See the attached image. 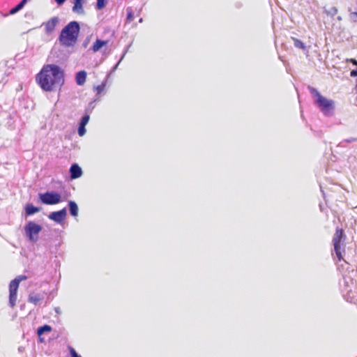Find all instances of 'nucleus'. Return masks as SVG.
Segmentation results:
<instances>
[{
  "instance_id": "nucleus-1",
  "label": "nucleus",
  "mask_w": 357,
  "mask_h": 357,
  "mask_svg": "<svg viewBox=\"0 0 357 357\" xmlns=\"http://www.w3.org/2000/svg\"><path fill=\"white\" fill-rule=\"evenodd\" d=\"M36 81L44 91L50 92L64 84L65 73L58 65L46 64L36 75Z\"/></svg>"
},
{
  "instance_id": "nucleus-2",
  "label": "nucleus",
  "mask_w": 357,
  "mask_h": 357,
  "mask_svg": "<svg viewBox=\"0 0 357 357\" xmlns=\"http://www.w3.org/2000/svg\"><path fill=\"white\" fill-rule=\"evenodd\" d=\"M80 32V25L77 21H71L61 30L59 41L65 47H73L77 42Z\"/></svg>"
},
{
  "instance_id": "nucleus-3",
  "label": "nucleus",
  "mask_w": 357,
  "mask_h": 357,
  "mask_svg": "<svg viewBox=\"0 0 357 357\" xmlns=\"http://www.w3.org/2000/svg\"><path fill=\"white\" fill-rule=\"evenodd\" d=\"M307 89L313 98L314 103L317 106L321 112L325 116H333L335 109V101L325 98L317 89L311 86H308Z\"/></svg>"
},
{
  "instance_id": "nucleus-4",
  "label": "nucleus",
  "mask_w": 357,
  "mask_h": 357,
  "mask_svg": "<svg viewBox=\"0 0 357 357\" xmlns=\"http://www.w3.org/2000/svg\"><path fill=\"white\" fill-rule=\"evenodd\" d=\"M341 291L347 302L352 303L357 297V291L354 280L351 276L344 275L343 278L340 282Z\"/></svg>"
},
{
  "instance_id": "nucleus-5",
  "label": "nucleus",
  "mask_w": 357,
  "mask_h": 357,
  "mask_svg": "<svg viewBox=\"0 0 357 357\" xmlns=\"http://www.w3.org/2000/svg\"><path fill=\"white\" fill-rule=\"evenodd\" d=\"M346 236L344 233L343 229L340 228H336L335 233L333 237V244L334 246V252L336 255L338 261H344L347 263L346 260L343 258L342 253L344 252V240Z\"/></svg>"
},
{
  "instance_id": "nucleus-6",
  "label": "nucleus",
  "mask_w": 357,
  "mask_h": 357,
  "mask_svg": "<svg viewBox=\"0 0 357 357\" xmlns=\"http://www.w3.org/2000/svg\"><path fill=\"white\" fill-rule=\"evenodd\" d=\"M28 277L24 275L17 276L15 279L10 281L9 284V306L13 308L16 305L17 294L19 288L20 283L22 281L27 280Z\"/></svg>"
},
{
  "instance_id": "nucleus-7",
  "label": "nucleus",
  "mask_w": 357,
  "mask_h": 357,
  "mask_svg": "<svg viewBox=\"0 0 357 357\" xmlns=\"http://www.w3.org/2000/svg\"><path fill=\"white\" fill-rule=\"evenodd\" d=\"M24 230L29 241L36 243L38 239V234L42 230V227L33 221H29L24 225Z\"/></svg>"
},
{
  "instance_id": "nucleus-8",
  "label": "nucleus",
  "mask_w": 357,
  "mask_h": 357,
  "mask_svg": "<svg viewBox=\"0 0 357 357\" xmlns=\"http://www.w3.org/2000/svg\"><path fill=\"white\" fill-rule=\"evenodd\" d=\"M39 201L46 205H54L61 202V195L54 191H47L38 194Z\"/></svg>"
},
{
  "instance_id": "nucleus-9",
  "label": "nucleus",
  "mask_w": 357,
  "mask_h": 357,
  "mask_svg": "<svg viewBox=\"0 0 357 357\" xmlns=\"http://www.w3.org/2000/svg\"><path fill=\"white\" fill-rule=\"evenodd\" d=\"M67 211L66 208L57 211L51 212L48 218L56 223H61L66 218Z\"/></svg>"
},
{
  "instance_id": "nucleus-10",
  "label": "nucleus",
  "mask_w": 357,
  "mask_h": 357,
  "mask_svg": "<svg viewBox=\"0 0 357 357\" xmlns=\"http://www.w3.org/2000/svg\"><path fill=\"white\" fill-rule=\"evenodd\" d=\"M69 172L71 179L78 178L82 175V168L77 163H73L70 166Z\"/></svg>"
},
{
  "instance_id": "nucleus-11",
  "label": "nucleus",
  "mask_w": 357,
  "mask_h": 357,
  "mask_svg": "<svg viewBox=\"0 0 357 357\" xmlns=\"http://www.w3.org/2000/svg\"><path fill=\"white\" fill-rule=\"evenodd\" d=\"M84 0H73V6L72 8V11L74 13L78 15H84L85 14V11L83 7Z\"/></svg>"
},
{
  "instance_id": "nucleus-12",
  "label": "nucleus",
  "mask_w": 357,
  "mask_h": 357,
  "mask_svg": "<svg viewBox=\"0 0 357 357\" xmlns=\"http://www.w3.org/2000/svg\"><path fill=\"white\" fill-rule=\"evenodd\" d=\"M58 23L59 18L57 17H52L45 24V32L47 33H51L55 29Z\"/></svg>"
},
{
  "instance_id": "nucleus-13",
  "label": "nucleus",
  "mask_w": 357,
  "mask_h": 357,
  "mask_svg": "<svg viewBox=\"0 0 357 357\" xmlns=\"http://www.w3.org/2000/svg\"><path fill=\"white\" fill-rule=\"evenodd\" d=\"M44 299V296L40 294L31 293L28 297V302L35 305H40V302Z\"/></svg>"
},
{
  "instance_id": "nucleus-14",
  "label": "nucleus",
  "mask_w": 357,
  "mask_h": 357,
  "mask_svg": "<svg viewBox=\"0 0 357 357\" xmlns=\"http://www.w3.org/2000/svg\"><path fill=\"white\" fill-rule=\"evenodd\" d=\"M86 75L87 74L85 70H80L77 72L75 75L76 84L78 86H82L86 82Z\"/></svg>"
},
{
  "instance_id": "nucleus-15",
  "label": "nucleus",
  "mask_w": 357,
  "mask_h": 357,
  "mask_svg": "<svg viewBox=\"0 0 357 357\" xmlns=\"http://www.w3.org/2000/svg\"><path fill=\"white\" fill-rule=\"evenodd\" d=\"M68 206L69 209V213L73 217H77L78 215V206L77 203L73 200H70L68 202Z\"/></svg>"
},
{
  "instance_id": "nucleus-16",
  "label": "nucleus",
  "mask_w": 357,
  "mask_h": 357,
  "mask_svg": "<svg viewBox=\"0 0 357 357\" xmlns=\"http://www.w3.org/2000/svg\"><path fill=\"white\" fill-rule=\"evenodd\" d=\"M26 216H31L40 211V208L33 206L32 204H27L24 208Z\"/></svg>"
},
{
  "instance_id": "nucleus-17",
  "label": "nucleus",
  "mask_w": 357,
  "mask_h": 357,
  "mask_svg": "<svg viewBox=\"0 0 357 357\" xmlns=\"http://www.w3.org/2000/svg\"><path fill=\"white\" fill-rule=\"evenodd\" d=\"M31 0H22L20 3H18L15 6H14L13 8H12L10 11H9V14L10 15H14L15 13H17V12H19L20 10H21L24 7V6L29 2Z\"/></svg>"
},
{
  "instance_id": "nucleus-18",
  "label": "nucleus",
  "mask_w": 357,
  "mask_h": 357,
  "mask_svg": "<svg viewBox=\"0 0 357 357\" xmlns=\"http://www.w3.org/2000/svg\"><path fill=\"white\" fill-rule=\"evenodd\" d=\"M107 44V40H102L100 39H97L96 42L93 43L91 50L94 52H98L103 46L106 45Z\"/></svg>"
},
{
  "instance_id": "nucleus-19",
  "label": "nucleus",
  "mask_w": 357,
  "mask_h": 357,
  "mask_svg": "<svg viewBox=\"0 0 357 357\" xmlns=\"http://www.w3.org/2000/svg\"><path fill=\"white\" fill-rule=\"evenodd\" d=\"M51 331L52 327L47 324H45L38 328L37 335L38 337H40L45 333L50 332Z\"/></svg>"
},
{
  "instance_id": "nucleus-20",
  "label": "nucleus",
  "mask_w": 357,
  "mask_h": 357,
  "mask_svg": "<svg viewBox=\"0 0 357 357\" xmlns=\"http://www.w3.org/2000/svg\"><path fill=\"white\" fill-rule=\"evenodd\" d=\"M291 39L294 41V45L296 48H298V49H301V50H305L306 46L305 45V44L301 40H298V39H297L296 38H294V37H292Z\"/></svg>"
},
{
  "instance_id": "nucleus-21",
  "label": "nucleus",
  "mask_w": 357,
  "mask_h": 357,
  "mask_svg": "<svg viewBox=\"0 0 357 357\" xmlns=\"http://www.w3.org/2000/svg\"><path fill=\"white\" fill-rule=\"evenodd\" d=\"M97 99H95L92 101H91L87 107L85 109V114H89L90 116L91 113L92 112L93 109L95 108L96 107V102Z\"/></svg>"
},
{
  "instance_id": "nucleus-22",
  "label": "nucleus",
  "mask_w": 357,
  "mask_h": 357,
  "mask_svg": "<svg viewBox=\"0 0 357 357\" xmlns=\"http://www.w3.org/2000/svg\"><path fill=\"white\" fill-rule=\"evenodd\" d=\"M126 21L128 22H130L134 19V12L132 9V8L128 7L126 8Z\"/></svg>"
},
{
  "instance_id": "nucleus-23",
  "label": "nucleus",
  "mask_w": 357,
  "mask_h": 357,
  "mask_svg": "<svg viewBox=\"0 0 357 357\" xmlns=\"http://www.w3.org/2000/svg\"><path fill=\"white\" fill-rule=\"evenodd\" d=\"M89 119H90V116L89 114H84V115L81 118L79 124L86 126L87 125V123H89Z\"/></svg>"
},
{
  "instance_id": "nucleus-24",
  "label": "nucleus",
  "mask_w": 357,
  "mask_h": 357,
  "mask_svg": "<svg viewBox=\"0 0 357 357\" xmlns=\"http://www.w3.org/2000/svg\"><path fill=\"white\" fill-rule=\"evenodd\" d=\"M106 86V82H102L101 84L94 86V90L97 92V94H100Z\"/></svg>"
},
{
  "instance_id": "nucleus-25",
  "label": "nucleus",
  "mask_w": 357,
  "mask_h": 357,
  "mask_svg": "<svg viewBox=\"0 0 357 357\" xmlns=\"http://www.w3.org/2000/svg\"><path fill=\"white\" fill-rule=\"evenodd\" d=\"M127 52H128V47L123 51V53L122 56H121L120 59L119 60L117 63L111 70V73H114L117 69L119 63L123 59V58H124L125 55L126 54Z\"/></svg>"
},
{
  "instance_id": "nucleus-26",
  "label": "nucleus",
  "mask_w": 357,
  "mask_h": 357,
  "mask_svg": "<svg viewBox=\"0 0 357 357\" xmlns=\"http://www.w3.org/2000/svg\"><path fill=\"white\" fill-rule=\"evenodd\" d=\"M85 127L86 126H82V125L79 124L77 132L80 137H82L86 134V130Z\"/></svg>"
},
{
  "instance_id": "nucleus-27",
  "label": "nucleus",
  "mask_w": 357,
  "mask_h": 357,
  "mask_svg": "<svg viewBox=\"0 0 357 357\" xmlns=\"http://www.w3.org/2000/svg\"><path fill=\"white\" fill-rule=\"evenodd\" d=\"M349 12H350L349 19L351 22H357V12H351V8L348 9Z\"/></svg>"
},
{
  "instance_id": "nucleus-28",
  "label": "nucleus",
  "mask_w": 357,
  "mask_h": 357,
  "mask_svg": "<svg viewBox=\"0 0 357 357\" xmlns=\"http://www.w3.org/2000/svg\"><path fill=\"white\" fill-rule=\"evenodd\" d=\"M356 141H357V138L351 137V138L346 139L345 140L341 142L338 146L344 147V146H345L344 143H351V142H356Z\"/></svg>"
},
{
  "instance_id": "nucleus-29",
  "label": "nucleus",
  "mask_w": 357,
  "mask_h": 357,
  "mask_svg": "<svg viewBox=\"0 0 357 357\" xmlns=\"http://www.w3.org/2000/svg\"><path fill=\"white\" fill-rule=\"evenodd\" d=\"M105 6V0H97L96 8L101 10Z\"/></svg>"
},
{
  "instance_id": "nucleus-30",
  "label": "nucleus",
  "mask_w": 357,
  "mask_h": 357,
  "mask_svg": "<svg viewBox=\"0 0 357 357\" xmlns=\"http://www.w3.org/2000/svg\"><path fill=\"white\" fill-rule=\"evenodd\" d=\"M327 15L334 16L337 13V8L335 6L331 7L327 12Z\"/></svg>"
},
{
  "instance_id": "nucleus-31",
  "label": "nucleus",
  "mask_w": 357,
  "mask_h": 357,
  "mask_svg": "<svg viewBox=\"0 0 357 357\" xmlns=\"http://www.w3.org/2000/svg\"><path fill=\"white\" fill-rule=\"evenodd\" d=\"M68 349L70 354V357H82L79 354L77 353V351L73 347H69Z\"/></svg>"
},
{
  "instance_id": "nucleus-32",
  "label": "nucleus",
  "mask_w": 357,
  "mask_h": 357,
  "mask_svg": "<svg viewBox=\"0 0 357 357\" xmlns=\"http://www.w3.org/2000/svg\"><path fill=\"white\" fill-rule=\"evenodd\" d=\"M350 76L352 77H357V68L356 69H354L350 73Z\"/></svg>"
},
{
  "instance_id": "nucleus-33",
  "label": "nucleus",
  "mask_w": 357,
  "mask_h": 357,
  "mask_svg": "<svg viewBox=\"0 0 357 357\" xmlns=\"http://www.w3.org/2000/svg\"><path fill=\"white\" fill-rule=\"evenodd\" d=\"M347 61L351 63L354 66H357V60L355 59H347Z\"/></svg>"
},
{
  "instance_id": "nucleus-34",
  "label": "nucleus",
  "mask_w": 357,
  "mask_h": 357,
  "mask_svg": "<svg viewBox=\"0 0 357 357\" xmlns=\"http://www.w3.org/2000/svg\"><path fill=\"white\" fill-rule=\"evenodd\" d=\"M55 2L59 5V6H61V5H63L66 0H54Z\"/></svg>"
},
{
  "instance_id": "nucleus-35",
  "label": "nucleus",
  "mask_w": 357,
  "mask_h": 357,
  "mask_svg": "<svg viewBox=\"0 0 357 357\" xmlns=\"http://www.w3.org/2000/svg\"><path fill=\"white\" fill-rule=\"evenodd\" d=\"M242 6V3L241 2L236 3V8H241Z\"/></svg>"
},
{
  "instance_id": "nucleus-36",
  "label": "nucleus",
  "mask_w": 357,
  "mask_h": 357,
  "mask_svg": "<svg viewBox=\"0 0 357 357\" xmlns=\"http://www.w3.org/2000/svg\"><path fill=\"white\" fill-rule=\"evenodd\" d=\"M23 349H23V347H20L18 348V351H19V352H22V351H23Z\"/></svg>"
},
{
  "instance_id": "nucleus-37",
  "label": "nucleus",
  "mask_w": 357,
  "mask_h": 357,
  "mask_svg": "<svg viewBox=\"0 0 357 357\" xmlns=\"http://www.w3.org/2000/svg\"><path fill=\"white\" fill-rule=\"evenodd\" d=\"M337 20H339V21H341V20H342V17H341V16H338V17H337Z\"/></svg>"
},
{
  "instance_id": "nucleus-38",
  "label": "nucleus",
  "mask_w": 357,
  "mask_h": 357,
  "mask_svg": "<svg viewBox=\"0 0 357 357\" xmlns=\"http://www.w3.org/2000/svg\"><path fill=\"white\" fill-rule=\"evenodd\" d=\"M86 45H87V43H86V41H85V42H84V43H83V46H84V47H86Z\"/></svg>"
},
{
  "instance_id": "nucleus-39",
  "label": "nucleus",
  "mask_w": 357,
  "mask_h": 357,
  "mask_svg": "<svg viewBox=\"0 0 357 357\" xmlns=\"http://www.w3.org/2000/svg\"><path fill=\"white\" fill-rule=\"evenodd\" d=\"M39 339H40V342H43V337H39Z\"/></svg>"
},
{
  "instance_id": "nucleus-40",
  "label": "nucleus",
  "mask_w": 357,
  "mask_h": 357,
  "mask_svg": "<svg viewBox=\"0 0 357 357\" xmlns=\"http://www.w3.org/2000/svg\"><path fill=\"white\" fill-rule=\"evenodd\" d=\"M142 20H142V18H141V19L139 20V22H142Z\"/></svg>"
}]
</instances>
